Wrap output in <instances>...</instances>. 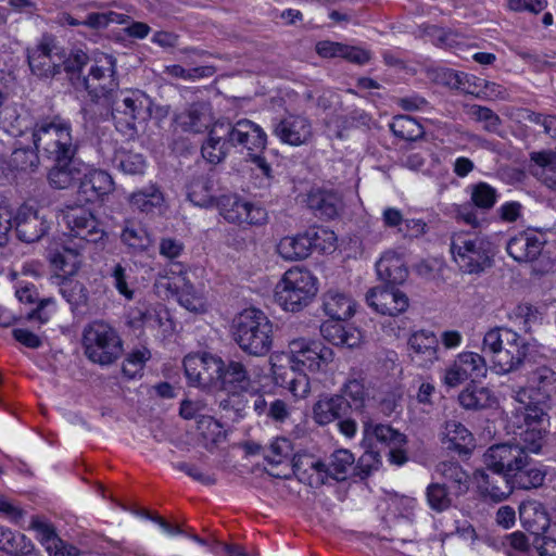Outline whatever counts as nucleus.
Wrapping results in <instances>:
<instances>
[{
  "label": "nucleus",
  "instance_id": "1",
  "mask_svg": "<svg viewBox=\"0 0 556 556\" xmlns=\"http://www.w3.org/2000/svg\"><path fill=\"white\" fill-rule=\"evenodd\" d=\"M33 142L53 163L47 179L55 190L71 188L80 179V166L75 161L80 142L73 136L72 124L61 115L38 119L33 127Z\"/></svg>",
  "mask_w": 556,
  "mask_h": 556
},
{
  "label": "nucleus",
  "instance_id": "2",
  "mask_svg": "<svg viewBox=\"0 0 556 556\" xmlns=\"http://www.w3.org/2000/svg\"><path fill=\"white\" fill-rule=\"evenodd\" d=\"M151 105L152 101L144 92L138 89L121 90L114 94L108 106L101 102L96 118L89 122L94 124L112 117L117 131L134 137L137 134V125L150 118Z\"/></svg>",
  "mask_w": 556,
  "mask_h": 556
},
{
  "label": "nucleus",
  "instance_id": "3",
  "mask_svg": "<svg viewBox=\"0 0 556 556\" xmlns=\"http://www.w3.org/2000/svg\"><path fill=\"white\" fill-rule=\"evenodd\" d=\"M88 76L84 77V87L90 102L86 103L80 113L86 123L96 118L97 109L101 102L108 106L119 89L116 74V59L112 54L94 52Z\"/></svg>",
  "mask_w": 556,
  "mask_h": 556
},
{
  "label": "nucleus",
  "instance_id": "4",
  "mask_svg": "<svg viewBox=\"0 0 556 556\" xmlns=\"http://www.w3.org/2000/svg\"><path fill=\"white\" fill-rule=\"evenodd\" d=\"M529 345L525 338L507 327L488 330L482 341L485 353L500 374L517 371L523 365Z\"/></svg>",
  "mask_w": 556,
  "mask_h": 556
},
{
  "label": "nucleus",
  "instance_id": "5",
  "mask_svg": "<svg viewBox=\"0 0 556 556\" xmlns=\"http://www.w3.org/2000/svg\"><path fill=\"white\" fill-rule=\"evenodd\" d=\"M454 262L466 274H480L493 263L494 248L488 236L478 230H459L451 236Z\"/></svg>",
  "mask_w": 556,
  "mask_h": 556
},
{
  "label": "nucleus",
  "instance_id": "6",
  "mask_svg": "<svg viewBox=\"0 0 556 556\" xmlns=\"http://www.w3.org/2000/svg\"><path fill=\"white\" fill-rule=\"evenodd\" d=\"M273 323L260 309L247 308L233 320V340L252 356H265L273 346Z\"/></svg>",
  "mask_w": 556,
  "mask_h": 556
},
{
  "label": "nucleus",
  "instance_id": "7",
  "mask_svg": "<svg viewBox=\"0 0 556 556\" xmlns=\"http://www.w3.org/2000/svg\"><path fill=\"white\" fill-rule=\"evenodd\" d=\"M81 343L86 357L101 366L115 363L124 352L118 331L104 320H94L86 325Z\"/></svg>",
  "mask_w": 556,
  "mask_h": 556
},
{
  "label": "nucleus",
  "instance_id": "8",
  "mask_svg": "<svg viewBox=\"0 0 556 556\" xmlns=\"http://www.w3.org/2000/svg\"><path fill=\"white\" fill-rule=\"evenodd\" d=\"M317 291V278L309 270L292 267L277 282L275 299L285 311L300 312L312 302Z\"/></svg>",
  "mask_w": 556,
  "mask_h": 556
},
{
  "label": "nucleus",
  "instance_id": "9",
  "mask_svg": "<svg viewBox=\"0 0 556 556\" xmlns=\"http://www.w3.org/2000/svg\"><path fill=\"white\" fill-rule=\"evenodd\" d=\"M506 388V395L517 403H546L556 395V371L540 365L528 371L525 386Z\"/></svg>",
  "mask_w": 556,
  "mask_h": 556
},
{
  "label": "nucleus",
  "instance_id": "10",
  "mask_svg": "<svg viewBox=\"0 0 556 556\" xmlns=\"http://www.w3.org/2000/svg\"><path fill=\"white\" fill-rule=\"evenodd\" d=\"M27 61L34 75L41 79H49L61 72L63 54L56 39L45 34L38 42L27 48Z\"/></svg>",
  "mask_w": 556,
  "mask_h": 556
},
{
  "label": "nucleus",
  "instance_id": "11",
  "mask_svg": "<svg viewBox=\"0 0 556 556\" xmlns=\"http://www.w3.org/2000/svg\"><path fill=\"white\" fill-rule=\"evenodd\" d=\"M216 205L224 219L231 224L261 226L268 219L264 207L235 193L217 198Z\"/></svg>",
  "mask_w": 556,
  "mask_h": 556
},
{
  "label": "nucleus",
  "instance_id": "12",
  "mask_svg": "<svg viewBox=\"0 0 556 556\" xmlns=\"http://www.w3.org/2000/svg\"><path fill=\"white\" fill-rule=\"evenodd\" d=\"M59 215L72 237L86 242H98L104 236V230L94 214L84 205L63 204L59 208Z\"/></svg>",
  "mask_w": 556,
  "mask_h": 556
},
{
  "label": "nucleus",
  "instance_id": "13",
  "mask_svg": "<svg viewBox=\"0 0 556 556\" xmlns=\"http://www.w3.org/2000/svg\"><path fill=\"white\" fill-rule=\"evenodd\" d=\"M184 367L190 383L206 390H218L223 369L220 357L208 353L188 355L184 359Z\"/></svg>",
  "mask_w": 556,
  "mask_h": 556
},
{
  "label": "nucleus",
  "instance_id": "14",
  "mask_svg": "<svg viewBox=\"0 0 556 556\" xmlns=\"http://www.w3.org/2000/svg\"><path fill=\"white\" fill-rule=\"evenodd\" d=\"M333 352L318 341H305L304 339L293 340L290 343L289 362L293 371H318L323 366L330 363Z\"/></svg>",
  "mask_w": 556,
  "mask_h": 556
},
{
  "label": "nucleus",
  "instance_id": "15",
  "mask_svg": "<svg viewBox=\"0 0 556 556\" xmlns=\"http://www.w3.org/2000/svg\"><path fill=\"white\" fill-rule=\"evenodd\" d=\"M528 454L515 442L492 445L483 455V463L488 469L500 470L511 478L514 472L526 464Z\"/></svg>",
  "mask_w": 556,
  "mask_h": 556
},
{
  "label": "nucleus",
  "instance_id": "16",
  "mask_svg": "<svg viewBox=\"0 0 556 556\" xmlns=\"http://www.w3.org/2000/svg\"><path fill=\"white\" fill-rule=\"evenodd\" d=\"M486 371L483 356L475 352H463L446 368L444 382L446 386L455 388L468 379L484 377Z\"/></svg>",
  "mask_w": 556,
  "mask_h": 556
},
{
  "label": "nucleus",
  "instance_id": "17",
  "mask_svg": "<svg viewBox=\"0 0 556 556\" xmlns=\"http://www.w3.org/2000/svg\"><path fill=\"white\" fill-rule=\"evenodd\" d=\"M366 302L378 314L388 316H397L409 306L408 296L393 286L370 288L366 293Z\"/></svg>",
  "mask_w": 556,
  "mask_h": 556
},
{
  "label": "nucleus",
  "instance_id": "18",
  "mask_svg": "<svg viewBox=\"0 0 556 556\" xmlns=\"http://www.w3.org/2000/svg\"><path fill=\"white\" fill-rule=\"evenodd\" d=\"M14 225L17 238L26 243L39 241L51 227L50 220L39 210L27 204L17 210Z\"/></svg>",
  "mask_w": 556,
  "mask_h": 556
},
{
  "label": "nucleus",
  "instance_id": "19",
  "mask_svg": "<svg viewBox=\"0 0 556 556\" xmlns=\"http://www.w3.org/2000/svg\"><path fill=\"white\" fill-rule=\"evenodd\" d=\"M271 131L281 142L294 147L307 143L313 136L311 121L299 114H288L274 121Z\"/></svg>",
  "mask_w": 556,
  "mask_h": 556
},
{
  "label": "nucleus",
  "instance_id": "20",
  "mask_svg": "<svg viewBox=\"0 0 556 556\" xmlns=\"http://www.w3.org/2000/svg\"><path fill=\"white\" fill-rule=\"evenodd\" d=\"M475 480L480 493L494 502H501L513 491L511 478L495 469H479L475 472Z\"/></svg>",
  "mask_w": 556,
  "mask_h": 556
},
{
  "label": "nucleus",
  "instance_id": "21",
  "mask_svg": "<svg viewBox=\"0 0 556 556\" xmlns=\"http://www.w3.org/2000/svg\"><path fill=\"white\" fill-rule=\"evenodd\" d=\"M114 190L111 175L102 169L92 168L80 175L77 194L81 201L96 202Z\"/></svg>",
  "mask_w": 556,
  "mask_h": 556
},
{
  "label": "nucleus",
  "instance_id": "22",
  "mask_svg": "<svg viewBox=\"0 0 556 556\" xmlns=\"http://www.w3.org/2000/svg\"><path fill=\"white\" fill-rule=\"evenodd\" d=\"M410 359L421 367H428L439 359V339L434 332L419 330L410 334L408 339Z\"/></svg>",
  "mask_w": 556,
  "mask_h": 556
},
{
  "label": "nucleus",
  "instance_id": "23",
  "mask_svg": "<svg viewBox=\"0 0 556 556\" xmlns=\"http://www.w3.org/2000/svg\"><path fill=\"white\" fill-rule=\"evenodd\" d=\"M544 243L543 235L522 231L509 239L506 251L519 263L532 262L541 254Z\"/></svg>",
  "mask_w": 556,
  "mask_h": 556
},
{
  "label": "nucleus",
  "instance_id": "24",
  "mask_svg": "<svg viewBox=\"0 0 556 556\" xmlns=\"http://www.w3.org/2000/svg\"><path fill=\"white\" fill-rule=\"evenodd\" d=\"M317 231L307 230L293 237H283L277 244L278 254L286 261L294 262L306 258L316 245Z\"/></svg>",
  "mask_w": 556,
  "mask_h": 556
},
{
  "label": "nucleus",
  "instance_id": "25",
  "mask_svg": "<svg viewBox=\"0 0 556 556\" xmlns=\"http://www.w3.org/2000/svg\"><path fill=\"white\" fill-rule=\"evenodd\" d=\"M212 113L208 104L195 102L175 115L176 124L189 132H203L212 125Z\"/></svg>",
  "mask_w": 556,
  "mask_h": 556
},
{
  "label": "nucleus",
  "instance_id": "26",
  "mask_svg": "<svg viewBox=\"0 0 556 556\" xmlns=\"http://www.w3.org/2000/svg\"><path fill=\"white\" fill-rule=\"evenodd\" d=\"M352 409L353 406L346 397L334 395L320 399L313 407V417L318 425L325 426L354 414Z\"/></svg>",
  "mask_w": 556,
  "mask_h": 556
},
{
  "label": "nucleus",
  "instance_id": "27",
  "mask_svg": "<svg viewBox=\"0 0 556 556\" xmlns=\"http://www.w3.org/2000/svg\"><path fill=\"white\" fill-rule=\"evenodd\" d=\"M220 376L218 390H224L233 394L247 391L252 382L251 375L247 366L242 362L235 359H229L228 362L223 361Z\"/></svg>",
  "mask_w": 556,
  "mask_h": 556
},
{
  "label": "nucleus",
  "instance_id": "28",
  "mask_svg": "<svg viewBox=\"0 0 556 556\" xmlns=\"http://www.w3.org/2000/svg\"><path fill=\"white\" fill-rule=\"evenodd\" d=\"M519 519L522 527L531 534H544L549 528V516L544 505L538 501H526L519 507Z\"/></svg>",
  "mask_w": 556,
  "mask_h": 556
},
{
  "label": "nucleus",
  "instance_id": "29",
  "mask_svg": "<svg viewBox=\"0 0 556 556\" xmlns=\"http://www.w3.org/2000/svg\"><path fill=\"white\" fill-rule=\"evenodd\" d=\"M187 197L194 205H212L215 201V174L210 172L192 176L187 184Z\"/></svg>",
  "mask_w": 556,
  "mask_h": 556
},
{
  "label": "nucleus",
  "instance_id": "30",
  "mask_svg": "<svg viewBox=\"0 0 556 556\" xmlns=\"http://www.w3.org/2000/svg\"><path fill=\"white\" fill-rule=\"evenodd\" d=\"M307 205L316 215L332 219L343 207L341 197L329 190H312L307 195Z\"/></svg>",
  "mask_w": 556,
  "mask_h": 556
},
{
  "label": "nucleus",
  "instance_id": "31",
  "mask_svg": "<svg viewBox=\"0 0 556 556\" xmlns=\"http://www.w3.org/2000/svg\"><path fill=\"white\" fill-rule=\"evenodd\" d=\"M240 137H237V147L245 149L249 156L262 153L266 147L267 135L263 128L254 122L242 118L239 119Z\"/></svg>",
  "mask_w": 556,
  "mask_h": 556
},
{
  "label": "nucleus",
  "instance_id": "32",
  "mask_svg": "<svg viewBox=\"0 0 556 556\" xmlns=\"http://www.w3.org/2000/svg\"><path fill=\"white\" fill-rule=\"evenodd\" d=\"M377 275L384 283L383 286H393L403 283L408 270L403 260L394 253H386L376 264Z\"/></svg>",
  "mask_w": 556,
  "mask_h": 556
},
{
  "label": "nucleus",
  "instance_id": "33",
  "mask_svg": "<svg viewBox=\"0 0 556 556\" xmlns=\"http://www.w3.org/2000/svg\"><path fill=\"white\" fill-rule=\"evenodd\" d=\"M531 174L547 188L556 191V153L552 151L532 152Z\"/></svg>",
  "mask_w": 556,
  "mask_h": 556
},
{
  "label": "nucleus",
  "instance_id": "34",
  "mask_svg": "<svg viewBox=\"0 0 556 556\" xmlns=\"http://www.w3.org/2000/svg\"><path fill=\"white\" fill-rule=\"evenodd\" d=\"M323 309L334 320H345L354 314V302L348 294L331 289L323 295Z\"/></svg>",
  "mask_w": 556,
  "mask_h": 556
},
{
  "label": "nucleus",
  "instance_id": "35",
  "mask_svg": "<svg viewBox=\"0 0 556 556\" xmlns=\"http://www.w3.org/2000/svg\"><path fill=\"white\" fill-rule=\"evenodd\" d=\"M122 242L135 254L149 251L154 240L141 224L127 220L121 233Z\"/></svg>",
  "mask_w": 556,
  "mask_h": 556
},
{
  "label": "nucleus",
  "instance_id": "36",
  "mask_svg": "<svg viewBox=\"0 0 556 556\" xmlns=\"http://www.w3.org/2000/svg\"><path fill=\"white\" fill-rule=\"evenodd\" d=\"M546 471L533 463L528 455L526 464L521 465L511 476L513 488L531 490L541 486L545 480Z\"/></svg>",
  "mask_w": 556,
  "mask_h": 556
},
{
  "label": "nucleus",
  "instance_id": "37",
  "mask_svg": "<svg viewBox=\"0 0 556 556\" xmlns=\"http://www.w3.org/2000/svg\"><path fill=\"white\" fill-rule=\"evenodd\" d=\"M365 437H375L376 440L388 447L404 446L407 443L406 435L390 425L376 424L366 417H362Z\"/></svg>",
  "mask_w": 556,
  "mask_h": 556
},
{
  "label": "nucleus",
  "instance_id": "38",
  "mask_svg": "<svg viewBox=\"0 0 556 556\" xmlns=\"http://www.w3.org/2000/svg\"><path fill=\"white\" fill-rule=\"evenodd\" d=\"M435 473L451 483L452 494L462 495L469 489V476L457 462H441L435 466Z\"/></svg>",
  "mask_w": 556,
  "mask_h": 556
},
{
  "label": "nucleus",
  "instance_id": "39",
  "mask_svg": "<svg viewBox=\"0 0 556 556\" xmlns=\"http://www.w3.org/2000/svg\"><path fill=\"white\" fill-rule=\"evenodd\" d=\"M59 291L72 311H78L88 303L89 294L86 286L73 277H56Z\"/></svg>",
  "mask_w": 556,
  "mask_h": 556
},
{
  "label": "nucleus",
  "instance_id": "40",
  "mask_svg": "<svg viewBox=\"0 0 556 556\" xmlns=\"http://www.w3.org/2000/svg\"><path fill=\"white\" fill-rule=\"evenodd\" d=\"M458 402L467 410H480L492 407L496 401L488 388L469 384L459 393Z\"/></svg>",
  "mask_w": 556,
  "mask_h": 556
},
{
  "label": "nucleus",
  "instance_id": "41",
  "mask_svg": "<svg viewBox=\"0 0 556 556\" xmlns=\"http://www.w3.org/2000/svg\"><path fill=\"white\" fill-rule=\"evenodd\" d=\"M354 462L355 459L353 454L348 450H338L333 452L330 456L329 463L326 464L325 470L319 473L316 483H324L327 477L337 481L344 480Z\"/></svg>",
  "mask_w": 556,
  "mask_h": 556
},
{
  "label": "nucleus",
  "instance_id": "42",
  "mask_svg": "<svg viewBox=\"0 0 556 556\" xmlns=\"http://www.w3.org/2000/svg\"><path fill=\"white\" fill-rule=\"evenodd\" d=\"M0 549L13 556H26L33 552L34 544L23 533L0 529Z\"/></svg>",
  "mask_w": 556,
  "mask_h": 556
},
{
  "label": "nucleus",
  "instance_id": "43",
  "mask_svg": "<svg viewBox=\"0 0 556 556\" xmlns=\"http://www.w3.org/2000/svg\"><path fill=\"white\" fill-rule=\"evenodd\" d=\"M470 202L479 208L481 213L491 211L497 202V190L484 181L472 184L467 188Z\"/></svg>",
  "mask_w": 556,
  "mask_h": 556
},
{
  "label": "nucleus",
  "instance_id": "44",
  "mask_svg": "<svg viewBox=\"0 0 556 556\" xmlns=\"http://www.w3.org/2000/svg\"><path fill=\"white\" fill-rule=\"evenodd\" d=\"M157 285L161 287H164L167 291H169L173 294L178 295V302L181 306L187 308L190 312H203L204 311V303L201 296L197 295L194 292H192V287L185 285V288H182L181 291H179L178 286L176 283H172L169 278L167 277H161L157 280Z\"/></svg>",
  "mask_w": 556,
  "mask_h": 556
},
{
  "label": "nucleus",
  "instance_id": "45",
  "mask_svg": "<svg viewBox=\"0 0 556 556\" xmlns=\"http://www.w3.org/2000/svg\"><path fill=\"white\" fill-rule=\"evenodd\" d=\"M163 201L162 192L154 186L136 191L129 197L131 206L143 213L152 212L155 207L161 206Z\"/></svg>",
  "mask_w": 556,
  "mask_h": 556
},
{
  "label": "nucleus",
  "instance_id": "46",
  "mask_svg": "<svg viewBox=\"0 0 556 556\" xmlns=\"http://www.w3.org/2000/svg\"><path fill=\"white\" fill-rule=\"evenodd\" d=\"M34 147H36L34 144ZM37 148H15L10 155L8 165L13 170H35L39 166V156Z\"/></svg>",
  "mask_w": 556,
  "mask_h": 556
},
{
  "label": "nucleus",
  "instance_id": "47",
  "mask_svg": "<svg viewBox=\"0 0 556 556\" xmlns=\"http://www.w3.org/2000/svg\"><path fill=\"white\" fill-rule=\"evenodd\" d=\"M238 129L239 121L231 123L228 119H220L212 124L210 132L212 140H219L230 151L231 148L237 147V137L241 136Z\"/></svg>",
  "mask_w": 556,
  "mask_h": 556
},
{
  "label": "nucleus",
  "instance_id": "48",
  "mask_svg": "<svg viewBox=\"0 0 556 556\" xmlns=\"http://www.w3.org/2000/svg\"><path fill=\"white\" fill-rule=\"evenodd\" d=\"M390 129L397 138L414 141L422 135L421 126L410 116L400 115L394 117Z\"/></svg>",
  "mask_w": 556,
  "mask_h": 556
},
{
  "label": "nucleus",
  "instance_id": "49",
  "mask_svg": "<svg viewBox=\"0 0 556 556\" xmlns=\"http://www.w3.org/2000/svg\"><path fill=\"white\" fill-rule=\"evenodd\" d=\"M426 497L430 508L437 513H442L452 506V496L445 483H430L426 489Z\"/></svg>",
  "mask_w": 556,
  "mask_h": 556
},
{
  "label": "nucleus",
  "instance_id": "50",
  "mask_svg": "<svg viewBox=\"0 0 556 556\" xmlns=\"http://www.w3.org/2000/svg\"><path fill=\"white\" fill-rule=\"evenodd\" d=\"M292 442L285 438H276L268 446L264 447V458L273 465H279L292 455Z\"/></svg>",
  "mask_w": 556,
  "mask_h": 556
},
{
  "label": "nucleus",
  "instance_id": "51",
  "mask_svg": "<svg viewBox=\"0 0 556 556\" xmlns=\"http://www.w3.org/2000/svg\"><path fill=\"white\" fill-rule=\"evenodd\" d=\"M112 283L126 301L135 299L134 282L130 281V273L122 264H116L111 273Z\"/></svg>",
  "mask_w": 556,
  "mask_h": 556
},
{
  "label": "nucleus",
  "instance_id": "52",
  "mask_svg": "<svg viewBox=\"0 0 556 556\" xmlns=\"http://www.w3.org/2000/svg\"><path fill=\"white\" fill-rule=\"evenodd\" d=\"M442 434L455 450H459L471 441V434L468 429L456 420L446 421Z\"/></svg>",
  "mask_w": 556,
  "mask_h": 556
},
{
  "label": "nucleus",
  "instance_id": "53",
  "mask_svg": "<svg viewBox=\"0 0 556 556\" xmlns=\"http://www.w3.org/2000/svg\"><path fill=\"white\" fill-rule=\"evenodd\" d=\"M150 357V351L147 349L130 352L123 363L122 371L124 376L129 379L141 376L146 362Z\"/></svg>",
  "mask_w": 556,
  "mask_h": 556
},
{
  "label": "nucleus",
  "instance_id": "54",
  "mask_svg": "<svg viewBox=\"0 0 556 556\" xmlns=\"http://www.w3.org/2000/svg\"><path fill=\"white\" fill-rule=\"evenodd\" d=\"M515 443L520 445L528 455L530 453L538 454L544 443V431L541 427H527L520 432L519 441Z\"/></svg>",
  "mask_w": 556,
  "mask_h": 556
},
{
  "label": "nucleus",
  "instance_id": "55",
  "mask_svg": "<svg viewBox=\"0 0 556 556\" xmlns=\"http://www.w3.org/2000/svg\"><path fill=\"white\" fill-rule=\"evenodd\" d=\"M29 527L37 532L38 539L45 546L46 551L55 548V543L59 542L60 538L52 523L39 517H33Z\"/></svg>",
  "mask_w": 556,
  "mask_h": 556
},
{
  "label": "nucleus",
  "instance_id": "56",
  "mask_svg": "<svg viewBox=\"0 0 556 556\" xmlns=\"http://www.w3.org/2000/svg\"><path fill=\"white\" fill-rule=\"evenodd\" d=\"M229 150L219 140H212V134L208 132L207 139L201 147L203 159L211 164H218L226 159Z\"/></svg>",
  "mask_w": 556,
  "mask_h": 556
},
{
  "label": "nucleus",
  "instance_id": "57",
  "mask_svg": "<svg viewBox=\"0 0 556 556\" xmlns=\"http://www.w3.org/2000/svg\"><path fill=\"white\" fill-rule=\"evenodd\" d=\"M116 159L118 160V167L122 172L129 175L142 174L146 167L144 159L139 153L121 152Z\"/></svg>",
  "mask_w": 556,
  "mask_h": 556
},
{
  "label": "nucleus",
  "instance_id": "58",
  "mask_svg": "<svg viewBox=\"0 0 556 556\" xmlns=\"http://www.w3.org/2000/svg\"><path fill=\"white\" fill-rule=\"evenodd\" d=\"M51 262L55 267L65 273H73L79 265L78 252L75 249L64 247L63 252H55L51 256Z\"/></svg>",
  "mask_w": 556,
  "mask_h": 556
},
{
  "label": "nucleus",
  "instance_id": "59",
  "mask_svg": "<svg viewBox=\"0 0 556 556\" xmlns=\"http://www.w3.org/2000/svg\"><path fill=\"white\" fill-rule=\"evenodd\" d=\"M344 397L348 400L351 399L353 412L356 415L363 416V406H364V400H365V390L364 386L356 379L350 380L344 386Z\"/></svg>",
  "mask_w": 556,
  "mask_h": 556
},
{
  "label": "nucleus",
  "instance_id": "60",
  "mask_svg": "<svg viewBox=\"0 0 556 556\" xmlns=\"http://www.w3.org/2000/svg\"><path fill=\"white\" fill-rule=\"evenodd\" d=\"M479 208L476 207L470 201L460 205H457L454 208L455 218L458 222H463L473 229L479 228L484 222L483 218L479 217Z\"/></svg>",
  "mask_w": 556,
  "mask_h": 556
},
{
  "label": "nucleus",
  "instance_id": "61",
  "mask_svg": "<svg viewBox=\"0 0 556 556\" xmlns=\"http://www.w3.org/2000/svg\"><path fill=\"white\" fill-rule=\"evenodd\" d=\"M470 114L479 122L484 123V129L494 132L502 124L500 116L491 109L482 105H472Z\"/></svg>",
  "mask_w": 556,
  "mask_h": 556
},
{
  "label": "nucleus",
  "instance_id": "62",
  "mask_svg": "<svg viewBox=\"0 0 556 556\" xmlns=\"http://www.w3.org/2000/svg\"><path fill=\"white\" fill-rule=\"evenodd\" d=\"M381 465L380 453L374 450L366 451L358 459L356 465L357 475L364 479Z\"/></svg>",
  "mask_w": 556,
  "mask_h": 556
},
{
  "label": "nucleus",
  "instance_id": "63",
  "mask_svg": "<svg viewBox=\"0 0 556 556\" xmlns=\"http://www.w3.org/2000/svg\"><path fill=\"white\" fill-rule=\"evenodd\" d=\"M292 407L281 399H270L267 417L274 422L283 424L290 419Z\"/></svg>",
  "mask_w": 556,
  "mask_h": 556
},
{
  "label": "nucleus",
  "instance_id": "64",
  "mask_svg": "<svg viewBox=\"0 0 556 556\" xmlns=\"http://www.w3.org/2000/svg\"><path fill=\"white\" fill-rule=\"evenodd\" d=\"M326 464L320 460H315L312 456L308 455H295L292 458V469L293 472L298 476L304 475L307 469H312L318 475L325 470Z\"/></svg>",
  "mask_w": 556,
  "mask_h": 556
}]
</instances>
